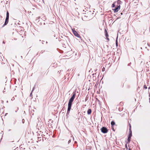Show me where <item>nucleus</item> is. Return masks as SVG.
<instances>
[{
    "label": "nucleus",
    "instance_id": "5",
    "mask_svg": "<svg viewBox=\"0 0 150 150\" xmlns=\"http://www.w3.org/2000/svg\"><path fill=\"white\" fill-rule=\"evenodd\" d=\"M120 6L119 5L117 7H116L115 9H113V10H114V12H117L118 11L120 10Z\"/></svg>",
    "mask_w": 150,
    "mask_h": 150
},
{
    "label": "nucleus",
    "instance_id": "12",
    "mask_svg": "<svg viewBox=\"0 0 150 150\" xmlns=\"http://www.w3.org/2000/svg\"><path fill=\"white\" fill-rule=\"evenodd\" d=\"M144 88L145 89H146L147 88V87L146 85H144Z\"/></svg>",
    "mask_w": 150,
    "mask_h": 150
},
{
    "label": "nucleus",
    "instance_id": "19",
    "mask_svg": "<svg viewBox=\"0 0 150 150\" xmlns=\"http://www.w3.org/2000/svg\"><path fill=\"white\" fill-rule=\"evenodd\" d=\"M132 136H130V135H129V136H128V138H129L131 139V137Z\"/></svg>",
    "mask_w": 150,
    "mask_h": 150
},
{
    "label": "nucleus",
    "instance_id": "25",
    "mask_svg": "<svg viewBox=\"0 0 150 150\" xmlns=\"http://www.w3.org/2000/svg\"><path fill=\"white\" fill-rule=\"evenodd\" d=\"M1 102H2V103H3L4 101H3V100H2V101H1Z\"/></svg>",
    "mask_w": 150,
    "mask_h": 150
},
{
    "label": "nucleus",
    "instance_id": "29",
    "mask_svg": "<svg viewBox=\"0 0 150 150\" xmlns=\"http://www.w3.org/2000/svg\"><path fill=\"white\" fill-rule=\"evenodd\" d=\"M7 103H8V101H7Z\"/></svg>",
    "mask_w": 150,
    "mask_h": 150
},
{
    "label": "nucleus",
    "instance_id": "14",
    "mask_svg": "<svg viewBox=\"0 0 150 150\" xmlns=\"http://www.w3.org/2000/svg\"><path fill=\"white\" fill-rule=\"evenodd\" d=\"M105 68L104 67H103L102 69V71H105Z\"/></svg>",
    "mask_w": 150,
    "mask_h": 150
},
{
    "label": "nucleus",
    "instance_id": "23",
    "mask_svg": "<svg viewBox=\"0 0 150 150\" xmlns=\"http://www.w3.org/2000/svg\"><path fill=\"white\" fill-rule=\"evenodd\" d=\"M129 127H129V129H130V128L131 129V125H130V126H129Z\"/></svg>",
    "mask_w": 150,
    "mask_h": 150
},
{
    "label": "nucleus",
    "instance_id": "28",
    "mask_svg": "<svg viewBox=\"0 0 150 150\" xmlns=\"http://www.w3.org/2000/svg\"><path fill=\"white\" fill-rule=\"evenodd\" d=\"M76 141L75 142V143H76Z\"/></svg>",
    "mask_w": 150,
    "mask_h": 150
},
{
    "label": "nucleus",
    "instance_id": "13",
    "mask_svg": "<svg viewBox=\"0 0 150 150\" xmlns=\"http://www.w3.org/2000/svg\"><path fill=\"white\" fill-rule=\"evenodd\" d=\"M116 46H117L118 45V44H117V40L116 41Z\"/></svg>",
    "mask_w": 150,
    "mask_h": 150
},
{
    "label": "nucleus",
    "instance_id": "10",
    "mask_svg": "<svg viewBox=\"0 0 150 150\" xmlns=\"http://www.w3.org/2000/svg\"><path fill=\"white\" fill-rule=\"evenodd\" d=\"M129 135L130 136H132V132L131 130L130 129V128L129 129Z\"/></svg>",
    "mask_w": 150,
    "mask_h": 150
},
{
    "label": "nucleus",
    "instance_id": "20",
    "mask_svg": "<svg viewBox=\"0 0 150 150\" xmlns=\"http://www.w3.org/2000/svg\"><path fill=\"white\" fill-rule=\"evenodd\" d=\"M32 93L33 92H31L30 93V96H32Z\"/></svg>",
    "mask_w": 150,
    "mask_h": 150
},
{
    "label": "nucleus",
    "instance_id": "1",
    "mask_svg": "<svg viewBox=\"0 0 150 150\" xmlns=\"http://www.w3.org/2000/svg\"><path fill=\"white\" fill-rule=\"evenodd\" d=\"M76 93H73V96L69 100L68 104V108L67 114H69L71 109V106L72 105V103L74 101V99L75 98Z\"/></svg>",
    "mask_w": 150,
    "mask_h": 150
},
{
    "label": "nucleus",
    "instance_id": "22",
    "mask_svg": "<svg viewBox=\"0 0 150 150\" xmlns=\"http://www.w3.org/2000/svg\"><path fill=\"white\" fill-rule=\"evenodd\" d=\"M24 121V120L23 119V120H22V122H23V123H24V121Z\"/></svg>",
    "mask_w": 150,
    "mask_h": 150
},
{
    "label": "nucleus",
    "instance_id": "6",
    "mask_svg": "<svg viewBox=\"0 0 150 150\" xmlns=\"http://www.w3.org/2000/svg\"><path fill=\"white\" fill-rule=\"evenodd\" d=\"M8 19H9L8 18H6L5 23H4V24L3 27H4V26L8 24Z\"/></svg>",
    "mask_w": 150,
    "mask_h": 150
},
{
    "label": "nucleus",
    "instance_id": "27",
    "mask_svg": "<svg viewBox=\"0 0 150 150\" xmlns=\"http://www.w3.org/2000/svg\"><path fill=\"white\" fill-rule=\"evenodd\" d=\"M127 147V145L126 144V147Z\"/></svg>",
    "mask_w": 150,
    "mask_h": 150
},
{
    "label": "nucleus",
    "instance_id": "24",
    "mask_svg": "<svg viewBox=\"0 0 150 150\" xmlns=\"http://www.w3.org/2000/svg\"><path fill=\"white\" fill-rule=\"evenodd\" d=\"M147 45H149V46H150V44L149 45V44H148V43H147Z\"/></svg>",
    "mask_w": 150,
    "mask_h": 150
},
{
    "label": "nucleus",
    "instance_id": "16",
    "mask_svg": "<svg viewBox=\"0 0 150 150\" xmlns=\"http://www.w3.org/2000/svg\"><path fill=\"white\" fill-rule=\"evenodd\" d=\"M121 1H120V0H118L117 2L118 3H120L121 2Z\"/></svg>",
    "mask_w": 150,
    "mask_h": 150
},
{
    "label": "nucleus",
    "instance_id": "4",
    "mask_svg": "<svg viewBox=\"0 0 150 150\" xmlns=\"http://www.w3.org/2000/svg\"><path fill=\"white\" fill-rule=\"evenodd\" d=\"M105 36L106 37V38L107 40H108V41H109V39L108 38V34L107 30L105 29Z\"/></svg>",
    "mask_w": 150,
    "mask_h": 150
},
{
    "label": "nucleus",
    "instance_id": "9",
    "mask_svg": "<svg viewBox=\"0 0 150 150\" xmlns=\"http://www.w3.org/2000/svg\"><path fill=\"white\" fill-rule=\"evenodd\" d=\"M6 18H8L9 19V13L7 11L6 13Z\"/></svg>",
    "mask_w": 150,
    "mask_h": 150
},
{
    "label": "nucleus",
    "instance_id": "15",
    "mask_svg": "<svg viewBox=\"0 0 150 150\" xmlns=\"http://www.w3.org/2000/svg\"><path fill=\"white\" fill-rule=\"evenodd\" d=\"M34 89H35V87H33V89H32V91L31 92H33V91H34Z\"/></svg>",
    "mask_w": 150,
    "mask_h": 150
},
{
    "label": "nucleus",
    "instance_id": "21",
    "mask_svg": "<svg viewBox=\"0 0 150 150\" xmlns=\"http://www.w3.org/2000/svg\"><path fill=\"white\" fill-rule=\"evenodd\" d=\"M70 142H71V140H69V141H68V143H70Z\"/></svg>",
    "mask_w": 150,
    "mask_h": 150
},
{
    "label": "nucleus",
    "instance_id": "17",
    "mask_svg": "<svg viewBox=\"0 0 150 150\" xmlns=\"http://www.w3.org/2000/svg\"><path fill=\"white\" fill-rule=\"evenodd\" d=\"M115 5L114 4H113L112 5V7H114V6H115Z\"/></svg>",
    "mask_w": 150,
    "mask_h": 150
},
{
    "label": "nucleus",
    "instance_id": "18",
    "mask_svg": "<svg viewBox=\"0 0 150 150\" xmlns=\"http://www.w3.org/2000/svg\"><path fill=\"white\" fill-rule=\"evenodd\" d=\"M15 98L14 97H13L11 99V100H14Z\"/></svg>",
    "mask_w": 150,
    "mask_h": 150
},
{
    "label": "nucleus",
    "instance_id": "26",
    "mask_svg": "<svg viewBox=\"0 0 150 150\" xmlns=\"http://www.w3.org/2000/svg\"><path fill=\"white\" fill-rule=\"evenodd\" d=\"M73 140H74V137H73Z\"/></svg>",
    "mask_w": 150,
    "mask_h": 150
},
{
    "label": "nucleus",
    "instance_id": "2",
    "mask_svg": "<svg viewBox=\"0 0 150 150\" xmlns=\"http://www.w3.org/2000/svg\"><path fill=\"white\" fill-rule=\"evenodd\" d=\"M72 32L74 34L76 37L78 38H80V35L74 29H72Z\"/></svg>",
    "mask_w": 150,
    "mask_h": 150
},
{
    "label": "nucleus",
    "instance_id": "8",
    "mask_svg": "<svg viewBox=\"0 0 150 150\" xmlns=\"http://www.w3.org/2000/svg\"><path fill=\"white\" fill-rule=\"evenodd\" d=\"M111 125L112 126L115 125V123L114 121H112L111 122Z\"/></svg>",
    "mask_w": 150,
    "mask_h": 150
},
{
    "label": "nucleus",
    "instance_id": "7",
    "mask_svg": "<svg viewBox=\"0 0 150 150\" xmlns=\"http://www.w3.org/2000/svg\"><path fill=\"white\" fill-rule=\"evenodd\" d=\"M91 112V109H89L87 111V114L88 115L90 114Z\"/></svg>",
    "mask_w": 150,
    "mask_h": 150
},
{
    "label": "nucleus",
    "instance_id": "11",
    "mask_svg": "<svg viewBox=\"0 0 150 150\" xmlns=\"http://www.w3.org/2000/svg\"><path fill=\"white\" fill-rule=\"evenodd\" d=\"M130 139H131L129 138H128L127 140H128V143H129L130 142Z\"/></svg>",
    "mask_w": 150,
    "mask_h": 150
},
{
    "label": "nucleus",
    "instance_id": "3",
    "mask_svg": "<svg viewBox=\"0 0 150 150\" xmlns=\"http://www.w3.org/2000/svg\"><path fill=\"white\" fill-rule=\"evenodd\" d=\"M101 131L103 133H106L108 132V130L105 127H102L101 129Z\"/></svg>",
    "mask_w": 150,
    "mask_h": 150
}]
</instances>
